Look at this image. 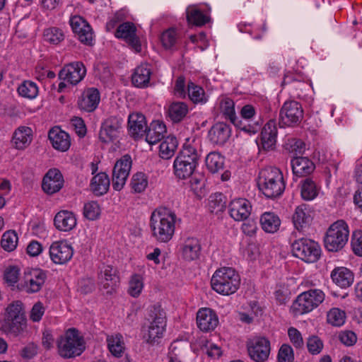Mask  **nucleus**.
I'll list each match as a JSON object with an SVG mask.
<instances>
[{
  "label": "nucleus",
  "mask_w": 362,
  "mask_h": 362,
  "mask_svg": "<svg viewBox=\"0 0 362 362\" xmlns=\"http://www.w3.org/2000/svg\"><path fill=\"white\" fill-rule=\"evenodd\" d=\"M151 69L148 64L137 66L132 75V83L138 88L146 87L150 81Z\"/></svg>",
  "instance_id": "obj_36"
},
{
  "label": "nucleus",
  "mask_w": 362,
  "mask_h": 362,
  "mask_svg": "<svg viewBox=\"0 0 362 362\" xmlns=\"http://www.w3.org/2000/svg\"><path fill=\"white\" fill-rule=\"evenodd\" d=\"M19 274V268L17 266L10 265L6 268L4 273V277L8 284L13 285L18 281Z\"/></svg>",
  "instance_id": "obj_59"
},
{
  "label": "nucleus",
  "mask_w": 362,
  "mask_h": 362,
  "mask_svg": "<svg viewBox=\"0 0 362 362\" xmlns=\"http://www.w3.org/2000/svg\"><path fill=\"white\" fill-rule=\"evenodd\" d=\"M106 340L110 352L115 357H121L125 349L122 335L121 334L107 335Z\"/></svg>",
  "instance_id": "obj_40"
},
{
  "label": "nucleus",
  "mask_w": 362,
  "mask_h": 362,
  "mask_svg": "<svg viewBox=\"0 0 362 362\" xmlns=\"http://www.w3.org/2000/svg\"><path fill=\"white\" fill-rule=\"evenodd\" d=\"M18 243V236L15 231L5 232L1 238V245L4 250L11 252L16 249Z\"/></svg>",
  "instance_id": "obj_50"
},
{
  "label": "nucleus",
  "mask_w": 362,
  "mask_h": 362,
  "mask_svg": "<svg viewBox=\"0 0 362 362\" xmlns=\"http://www.w3.org/2000/svg\"><path fill=\"white\" fill-rule=\"evenodd\" d=\"M165 133V124L160 121H153L146 128V141L151 145L155 144L163 139Z\"/></svg>",
  "instance_id": "obj_34"
},
{
  "label": "nucleus",
  "mask_w": 362,
  "mask_h": 362,
  "mask_svg": "<svg viewBox=\"0 0 362 362\" xmlns=\"http://www.w3.org/2000/svg\"><path fill=\"white\" fill-rule=\"evenodd\" d=\"M115 37L123 39L136 52L141 51V43L136 36V28L134 23L125 22L120 24L116 30Z\"/></svg>",
  "instance_id": "obj_18"
},
{
  "label": "nucleus",
  "mask_w": 362,
  "mask_h": 362,
  "mask_svg": "<svg viewBox=\"0 0 362 362\" xmlns=\"http://www.w3.org/2000/svg\"><path fill=\"white\" fill-rule=\"evenodd\" d=\"M209 209L211 213L223 211L226 208V197L222 193H214L209 198Z\"/></svg>",
  "instance_id": "obj_44"
},
{
  "label": "nucleus",
  "mask_w": 362,
  "mask_h": 362,
  "mask_svg": "<svg viewBox=\"0 0 362 362\" xmlns=\"http://www.w3.org/2000/svg\"><path fill=\"white\" fill-rule=\"evenodd\" d=\"M303 119V110L301 105L295 100L286 101L279 112L280 127H295Z\"/></svg>",
  "instance_id": "obj_9"
},
{
  "label": "nucleus",
  "mask_w": 362,
  "mask_h": 362,
  "mask_svg": "<svg viewBox=\"0 0 362 362\" xmlns=\"http://www.w3.org/2000/svg\"><path fill=\"white\" fill-rule=\"evenodd\" d=\"M132 158L129 155L123 156L115 164L112 170V187L120 191L124 186L132 168Z\"/></svg>",
  "instance_id": "obj_14"
},
{
  "label": "nucleus",
  "mask_w": 362,
  "mask_h": 362,
  "mask_svg": "<svg viewBox=\"0 0 362 362\" xmlns=\"http://www.w3.org/2000/svg\"><path fill=\"white\" fill-rule=\"evenodd\" d=\"M177 140L174 137L168 136L159 146L160 156L163 159L170 158L177 148Z\"/></svg>",
  "instance_id": "obj_43"
},
{
  "label": "nucleus",
  "mask_w": 362,
  "mask_h": 362,
  "mask_svg": "<svg viewBox=\"0 0 362 362\" xmlns=\"http://www.w3.org/2000/svg\"><path fill=\"white\" fill-rule=\"evenodd\" d=\"M49 255L53 263L64 264L72 258L74 249L66 240L55 241L49 246Z\"/></svg>",
  "instance_id": "obj_15"
},
{
  "label": "nucleus",
  "mask_w": 362,
  "mask_h": 362,
  "mask_svg": "<svg viewBox=\"0 0 362 362\" xmlns=\"http://www.w3.org/2000/svg\"><path fill=\"white\" fill-rule=\"evenodd\" d=\"M99 279L102 286L104 289L107 290V293H112L119 283V278L117 274V270L110 265L103 267L99 275Z\"/></svg>",
  "instance_id": "obj_22"
},
{
  "label": "nucleus",
  "mask_w": 362,
  "mask_h": 362,
  "mask_svg": "<svg viewBox=\"0 0 362 362\" xmlns=\"http://www.w3.org/2000/svg\"><path fill=\"white\" fill-rule=\"evenodd\" d=\"M64 177L61 172L56 168L48 170L43 177L42 187L49 194L59 192L64 185Z\"/></svg>",
  "instance_id": "obj_19"
},
{
  "label": "nucleus",
  "mask_w": 362,
  "mask_h": 362,
  "mask_svg": "<svg viewBox=\"0 0 362 362\" xmlns=\"http://www.w3.org/2000/svg\"><path fill=\"white\" fill-rule=\"evenodd\" d=\"M311 221V215L309 208L302 204L296 207L293 215V223L298 230L306 227Z\"/></svg>",
  "instance_id": "obj_35"
},
{
  "label": "nucleus",
  "mask_w": 362,
  "mask_h": 362,
  "mask_svg": "<svg viewBox=\"0 0 362 362\" xmlns=\"http://www.w3.org/2000/svg\"><path fill=\"white\" fill-rule=\"evenodd\" d=\"M294 175L300 177L310 175L315 170V165L307 157L295 156L291 161Z\"/></svg>",
  "instance_id": "obj_32"
},
{
  "label": "nucleus",
  "mask_w": 362,
  "mask_h": 362,
  "mask_svg": "<svg viewBox=\"0 0 362 362\" xmlns=\"http://www.w3.org/2000/svg\"><path fill=\"white\" fill-rule=\"evenodd\" d=\"M45 40L57 45L64 39L62 30L57 28H50L44 31Z\"/></svg>",
  "instance_id": "obj_52"
},
{
  "label": "nucleus",
  "mask_w": 362,
  "mask_h": 362,
  "mask_svg": "<svg viewBox=\"0 0 362 362\" xmlns=\"http://www.w3.org/2000/svg\"><path fill=\"white\" fill-rule=\"evenodd\" d=\"M20 95L30 99L35 98L38 93V88L35 83L30 81L23 82L18 88Z\"/></svg>",
  "instance_id": "obj_47"
},
{
  "label": "nucleus",
  "mask_w": 362,
  "mask_h": 362,
  "mask_svg": "<svg viewBox=\"0 0 362 362\" xmlns=\"http://www.w3.org/2000/svg\"><path fill=\"white\" fill-rule=\"evenodd\" d=\"M325 295L320 289H310L298 296L292 308L296 315L309 313L318 307L325 300Z\"/></svg>",
  "instance_id": "obj_7"
},
{
  "label": "nucleus",
  "mask_w": 362,
  "mask_h": 362,
  "mask_svg": "<svg viewBox=\"0 0 362 362\" xmlns=\"http://www.w3.org/2000/svg\"><path fill=\"white\" fill-rule=\"evenodd\" d=\"M100 98V93L98 89L95 88H88L78 100V107L86 112H93L98 107Z\"/></svg>",
  "instance_id": "obj_26"
},
{
  "label": "nucleus",
  "mask_w": 362,
  "mask_h": 362,
  "mask_svg": "<svg viewBox=\"0 0 362 362\" xmlns=\"http://www.w3.org/2000/svg\"><path fill=\"white\" fill-rule=\"evenodd\" d=\"M334 284L342 288L349 287L354 282L353 272L346 267H339L334 268L330 274Z\"/></svg>",
  "instance_id": "obj_30"
},
{
  "label": "nucleus",
  "mask_w": 362,
  "mask_h": 362,
  "mask_svg": "<svg viewBox=\"0 0 362 362\" xmlns=\"http://www.w3.org/2000/svg\"><path fill=\"white\" fill-rule=\"evenodd\" d=\"M199 158V155L194 146L191 144L185 145L174 160L175 176L180 179H186L192 176L195 171Z\"/></svg>",
  "instance_id": "obj_4"
},
{
  "label": "nucleus",
  "mask_w": 362,
  "mask_h": 362,
  "mask_svg": "<svg viewBox=\"0 0 362 362\" xmlns=\"http://www.w3.org/2000/svg\"><path fill=\"white\" fill-rule=\"evenodd\" d=\"M47 279L46 273L40 269H32L24 274L22 288L28 293H37L41 290Z\"/></svg>",
  "instance_id": "obj_16"
},
{
  "label": "nucleus",
  "mask_w": 362,
  "mask_h": 362,
  "mask_svg": "<svg viewBox=\"0 0 362 362\" xmlns=\"http://www.w3.org/2000/svg\"><path fill=\"white\" fill-rule=\"evenodd\" d=\"M86 22L85 19L78 16H75L70 19L71 28L76 35L82 32Z\"/></svg>",
  "instance_id": "obj_64"
},
{
  "label": "nucleus",
  "mask_w": 362,
  "mask_h": 362,
  "mask_svg": "<svg viewBox=\"0 0 362 362\" xmlns=\"http://www.w3.org/2000/svg\"><path fill=\"white\" fill-rule=\"evenodd\" d=\"M260 223L265 232L274 233L279 230L281 220L274 213L265 212L261 216Z\"/></svg>",
  "instance_id": "obj_39"
},
{
  "label": "nucleus",
  "mask_w": 362,
  "mask_h": 362,
  "mask_svg": "<svg viewBox=\"0 0 362 362\" xmlns=\"http://www.w3.org/2000/svg\"><path fill=\"white\" fill-rule=\"evenodd\" d=\"M54 223L59 230L68 232L76 227V218L71 211H60L55 215Z\"/></svg>",
  "instance_id": "obj_29"
},
{
  "label": "nucleus",
  "mask_w": 362,
  "mask_h": 362,
  "mask_svg": "<svg viewBox=\"0 0 362 362\" xmlns=\"http://www.w3.org/2000/svg\"><path fill=\"white\" fill-rule=\"evenodd\" d=\"M349 228L346 221L337 220L332 223L324 237L325 247L329 252L341 250L348 242Z\"/></svg>",
  "instance_id": "obj_5"
},
{
  "label": "nucleus",
  "mask_w": 362,
  "mask_h": 362,
  "mask_svg": "<svg viewBox=\"0 0 362 362\" xmlns=\"http://www.w3.org/2000/svg\"><path fill=\"white\" fill-rule=\"evenodd\" d=\"M6 322L11 329V332L18 334L25 327L26 320L20 301L15 302L6 308Z\"/></svg>",
  "instance_id": "obj_13"
},
{
  "label": "nucleus",
  "mask_w": 362,
  "mask_h": 362,
  "mask_svg": "<svg viewBox=\"0 0 362 362\" xmlns=\"http://www.w3.org/2000/svg\"><path fill=\"white\" fill-rule=\"evenodd\" d=\"M212 288L218 293L229 296L237 291L240 284L238 274L231 267L217 269L211 280Z\"/></svg>",
  "instance_id": "obj_3"
},
{
  "label": "nucleus",
  "mask_w": 362,
  "mask_h": 362,
  "mask_svg": "<svg viewBox=\"0 0 362 362\" xmlns=\"http://www.w3.org/2000/svg\"><path fill=\"white\" fill-rule=\"evenodd\" d=\"M144 288L142 277L139 274H134L131 277L129 283L128 293L132 297H137L141 293Z\"/></svg>",
  "instance_id": "obj_51"
},
{
  "label": "nucleus",
  "mask_w": 362,
  "mask_h": 362,
  "mask_svg": "<svg viewBox=\"0 0 362 362\" xmlns=\"http://www.w3.org/2000/svg\"><path fill=\"white\" fill-rule=\"evenodd\" d=\"M277 129L274 120L269 121L261 132V146L266 151L273 149L276 144Z\"/></svg>",
  "instance_id": "obj_27"
},
{
  "label": "nucleus",
  "mask_w": 362,
  "mask_h": 362,
  "mask_svg": "<svg viewBox=\"0 0 362 362\" xmlns=\"http://www.w3.org/2000/svg\"><path fill=\"white\" fill-rule=\"evenodd\" d=\"M163 46L165 49L172 48L177 41V32L174 28H169L164 31L160 37Z\"/></svg>",
  "instance_id": "obj_55"
},
{
  "label": "nucleus",
  "mask_w": 362,
  "mask_h": 362,
  "mask_svg": "<svg viewBox=\"0 0 362 362\" xmlns=\"http://www.w3.org/2000/svg\"><path fill=\"white\" fill-rule=\"evenodd\" d=\"M186 14L188 23L196 26H202L210 21V17L195 6H189Z\"/></svg>",
  "instance_id": "obj_41"
},
{
  "label": "nucleus",
  "mask_w": 362,
  "mask_h": 362,
  "mask_svg": "<svg viewBox=\"0 0 362 362\" xmlns=\"http://www.w3.org/2000/svg\"><path fill=\"white\" fill-rule=\"evenodd\" d=\"M293 255L308 263L317 262L321 255L319 244L310 239L300 238L292 243Z\"/></svg>",
  "instance_id": "obj_8"
},
{
  "label": "nucleus",
  "mask_w": 362,
  "mask_h": 362,
  "mask_svg": "<svg viewBox=\"0 0 362 362\" xmlns=\"http://www.w3.org/2000/svg\"><path fill=\"white\" fill-rule=\"evenodd\" d=\"M345 312L337 308L330 309L327 314V322L335 327L343 325L345 322Z\"/></svg>",
  "instance_id": "obj_46"
},
{
  "label": "nucleus",
  "mask_w": 362,
  "mask_h": 362,
  "mask_svg": "<svg viewBox=\"0 0 362 362\" xmlns=\"http://www.w3.org/2000/svg\"><path fill=\"white\" fill-rule=\"evenodd\" d=\"M201 250V245L197 238H187L181 247L182 256L187 261H193L199 257Z\"/></svg>",
  "instance_id": "obj_31"
},
{
  "label": "nucleus",
  "mask_w": 362,
  "mask_h": 362,
  "mask_svg": "<svg viewBox=\"0 0 362 362\" xmlns=\"http://www.w3.org/2000/svg\"><path fill=\"white\" fill-rule=\"evenodd\" d=\"M152 320L148 326V333L145 335L149 344H153L157 339L162 337L165 327V317L161 313L151 315Z\"/></svg>",
  "instance_id": "obj_21"
},
{
  "label": "nucleus",
  "mask_w": 362,
  "mask_h": 362,
  "mask_svg": "<svg viewBox=\"0 0 362 362\" xmlns=\"http://www.w3.org/2000/svg\"><path fill=\"white\" fill-rule=\"evenodd\" d=\"M86 69L81 62L70 63L64 66L59 73V78L71 85H76L86 76Z\"/></svg>",
  "instance_id": "obj_17"
},
{
  "label": "nucleus",
  "mask_w": 362,
  "mask_h": 362,
  "mask_svg": "<svg viewBox=\"0 0 362 362\" xmlns=\"http://www.w3.org/2000/svg\"><path fill=\"white\" fill-rule=\"evenodd\" d=\"M175 213L165 207L155 209L150 218L149 227L152 237L159 243H168L173 237L177 222Z\"/></svg>",
  "instance_id": "obj_1"
},
{
  "label": "nucleus",
  "mask_w": 362,
  "mask_h": 362,
  "mask_svg": "<svg viewBox=\"0 0 362 362\" xmlns=\"http://www.w3.org/2000/svg\"><path fill=\"white\" fill-rule=\"evenodd\" d=\"M247 349L251 359L255 362H264L270 354L271 344L267 338L255 337L247 341Z\"/></svg>",
  "instance_id": "obj_11"
},
{
  "label": "nucleus",
  "mask_w": 362,
  "mask_h": 362,
  "mask_svg": "<svg viewBox=\"0 0 362 362\" xmlns=\"http://www.w3.org/2000/svg\"><path fill=\"white\" fill-rule=\"evenodd\" d=\"M189 112L188 105L183 102H173L168 108V116L173 123L181 122Z\"/></svg>",
  "instance_id": "obj_38"
},
{
  "label": "nucleus",
  "mask_w": 362,
  "mask_h": 362,
  "mask_svg": "<svg viewBox=\"0 0 362 362\" xmlns=\"http://www.w3.org/2000/svg\"><path fill=\"white\" fill-rule=\"evenodd\" d=\"M100 207L97 202H90L84 205L83 214L89 220H95L100 215Z\"/></svg>",
  "instance_id": "obj_58"
},
{
  "label": "nucleus",
  "mask_w": 362,
  "mask_h": 362,
  "mask_svg": "<svg viewBox=\"0 0 362 362\" xmlns=\"http://www.w3.org/2000/svg\"><path fill=\"white\" fill-rule=\"evenodd\" d=\"M205 163L211 173H216L223 169L224 157L218 152H211L207 155Z\"/></svg>",
  "instance_id": "obj_42"
},
{
  "label": "nucleus",
  "mask_w": 362,
  "mask_h": 362,
  "mask_svg": "<svg viewBox=\"0 0 362 362\" xmlns=\"http://www.w3.org/2000/svg\"><path fill=\"white\" fill-rule=\"evenodd\" d=\"M278 362H293L294 354L292 347L288 344H283L280 347L277 356Z\"/></svg>",
  "instance_id": "obj_57"
},
{
  "label": "nucleus",
  "mask_w": 362,
  "mask_h": 362,
  "mask_svg": "<svg viewBox=\"0 0 362 362\" xmlns=\"http://www.w3.org/2000/svg\"><path fill=\"white\" fill-rule=\"evenodd\" d=\"M221 110L226 119H228L235 127L250 134L257 133L262 127V122H255L254 124H245L239 120L235 115V103L230 98H225L221 102Z\"/></svg>",
  "instance_id": "obj_10"
},
{
  "label": "nucleus",
  "mask_w": 362,
  "mask_h": 362,
  "mask_svg": "<svg viewBox=\"0 0 362 362\" xmlns=\"http://www.w3.org/2000/svg\"><path fill=\"white\" fill-rule=\"evenodd\" d=\"M52 147L61 152L66 151L71 146L69 135L59 127L51 129L48 134Z\"/></svg>",
  "instance_id": "obj_25"
},
{
  "label": "nucleus",
  "mask_w": 362,
  "mask_h": 362,
  "mask_svg": "<svg viewBox=\"0 0 362 362\" xmlns=\"http://www.w3.org/2000/svg\"><path fill=\"white\" fill-rule=\"evenodd\" d=\"M288 335L292 344L296 349H302L304 346L303 339L301 333L295 327H290L288 329Z\"/></svg>",
  "instance_id": "obj_60"
},
{
  "label": "nucleus",
  "mask_w": 362,
  "mask_h": 362,
  "mask_svg": "<svg viewBox=\"0 0 362 362\" xmlns=\"http://www.w3.org/2000/svg\"><path fill=\"white\" fill-rule=\"evenodd\" d=\"M218 323V317L210 308H202L197 314V324L203 332H209L216 328Z\"/></svg>",
  "instance_id": "obj_23"
},
{
  "label": "nucleus",
  "mask_w": 362,
  "mask_h": 362,
  "mask_svg": "<svg viewBox=\"0 0 362 362\" xmlns=\"http://www.w3.org/2000/svg\"><path fill=\"white\" fill-rule=\"evenodd\" d=\"M318 194L317 188L310 178H305L302 182L301 197L305 200H313Z\"/></svg>",
  "instance_id": "obj_45"
},
{
  "label": "nucleus",
  "mask_w": 362,
  "mask_h": 362,
  "mask_svg": "<svg viewBox=\"0 0 362 362\" xmlns=\"http://www.w3.org/2000/svg\"><path fill=\"white\" fill-rule=\"evenodd\" d=\"M131 185L135 192L140 193L144 191L148 185V180L145 174L137 173L134 175L132 178Z\"/></svg>",
  "instance_id": "obj_53"
},
{
  "label": "nucleus",
  "mask_w": 362,
  "mask_h": 362,
  "mask_svg": "<svg viewBox=\"0 0 362 362\" xmlns=\"http://www.w3.org/2000/svg\"><path fill=\"white\" fill-rule=\"evenodd\" d=\"M32 129L28 127H20L13 133L12 143L18 150H24L33 140Z\"/></svg>",
  "instance_id": "obj_33"
},
{
  "label": "nucleus",
  "mask_w": 362,
  "mask_h": 362,
  "mask_svg": "<svg viewBox=\"0 0 362 362\" xmlns=\"http://www.w3.org/2000/svg\"><path fill=\"white\" fill-rule=\"evenodd\" d=\"M59 355L63 358H73L85 350L83 339L75 328L69 329L57 341Z\"/></svg>",
  "instance_id": "obj_6"
},
{
  "label": "nucleus",
  "mask_w": 362,
  "mask_h": 362,
  "mask_svg": "<svg viewBox=\"0 0 362 362\" xmlns=\"http://www.w3.org/2000/svg\"><path fill=\"white\" fill-rule=\"evenodd\" d=\"M306 346L310 354L317 355L322 351L324 344L320 337L316 335H312L308 338Z\"/></svg>",
  "instance_id": "obj_54"
},
{
  "label": "nucleus",
  "mask_w": 362,
  "mask_h": 362,
  "mask_svg": "<svg viewBox=\"0 0 362 362\" xmlns=\"http://www.w3.org/2000/svg\"><path fill=\"white\" fill-rule=\"evenodd\" d=\"M351 245L354 253L357 256L362 257V230H358L353 232Z\"/></svg>",
  "instance_id": "obj_56"
},
{
  "label": "nucleus",
  "mask_w": 362,
  "mask_h": 362,
  "mask_svg": "<svg viewBox=\"0 0 362 362\" xmlns=\"http://www.w3.org/2000/svg\"><path fill=\"white\" fill-rule=\"evenodd\" d=\"M187 90L189 98L194 103H205L207 100L204 89L192 82L188 83Z\"/></svg>",
  "instance_id": "obj_49"
},
{
  "label": "nucleus",
  "mask_w": 362,
  "mask_h": 362,
  "mask_svg": "<svg viewBox=\"0 0 362 362\" xmlns=\"http://www.w3.org/2000/svg\"><path fill=\"white\" fill-rule=\"evenodd\" d=\"M340 341L347 346H353L357 341L356 334L350 330L342 331L339 334Z\"/></svg>",
  "instance_id": "obj_62"
},
{
  "label": "nucleus",
  "mask_w": 362,
  "mask_h": 362,
  "mask_svg": "<svg viewBox=\"0 0 362 362\" xmlns=\"http://www.w3.org/2000/svg\"><path fill=\"white\" fill-rule=\"evenodd\" d=\"M257 185L266 197L274 199L279 197L285 189L281 171L272 166L262 169L259 173Z\"/></svg>",
  "instance_id": "obj_2"
},
{
  "label": "nucleus",
  "mask_w": 362,
  "mask_h": 362,
  "mask_svg": "<svg viewBox=\"0 0 362 362\" xmlns=\"http://www.w3.org/2000/svg\"><path fill=\"white\" fill-rule=\"evenodd\" d=\"M123 119L118 117H110L100 126L99 139L109 144L117 139L122 129Z\"/></svg>",
  "instance_id": "obj_12"
},
{
  "label": "nucleus",
  "mask_w": 362,
  "mask_h": 362,
  "mask_svg": "<svg viewBox=\"0 0 362 362\" xmlns=\"http://www.w3.org/2000/svg\"><path fill=\"white\" fill-rule=\"evenodd\" d=\"M78 38L82 43L91 45L93 40V31L90 25L86 22L84 28L82 29V32L78 33Z\"/></svg>",
  "instance_id": "obj_61"
},
{
  "label": "nucleus",
  "mask_w": 362,
  "mask_h": 362,
  "mask_svg": "<svg viewBox=\"0 0 362 362\" xmlns=\"http://www.w3.org/2000/svg\"><path fill=\"white\" fill-rule=\"evenodd\" d=\"M110 187V179L105 173H100L95 175L90 182V189L97 196H101L105 194Z\"/></svg>",
  "instance_id": "obj_37"
},
{
  "label": "nucleus",
  "mask_w": 362,
  "mask_h": 362,
  "mask_svg": "<svg viewBox=\"0 0 362 362\" xmlns=\"http://www.w3.org/2000/svg\"><path fill=\"white\" fill-rule=\"evenodd\" d=\"M284 148L288 152L293 153L296 156L303 154L305 150V143L298 139H288L284 144Z\"/></svg>",
  "instance_id": "obj_48"
},
{
  "label": "nucleus",
  "mask_w": 362,
  "mask_h": 362,
  "mask_svg": "<svg viewBox=\"0 0 362 362\" xmlns=\"http://www.w3.org/2000/svg\"><path fill=\"white\" fill-rule=\"evenodd\" d=\"M230 136V128L223 122L215 124L209 132L210 141L217 145H223L228 140Z\"/></svg>",
  "instance_id": "obj_28"
},
{
  "label": "nucleus",
  "mask_w": 362,
  "mask_h": 362,
  "mask_svg": "<svg viewBox=\"0 0 362 362\" xmlns=\"http://www.w3.org/2000/svg\"><path fill=\"white\" fill-rule=\"evenodd\" d=\"M146 117L139 112H133L128 117V130L135 139L142 137L146 131Z\"/></svg>",
  "instance_id": "obj_24"
},
{
  "label": "nucleus",
  "mask_w": 362,
  "mask_h": 362,
  "mask_svg": "<svg viewBox=\"0 0 362 362\" xmlns=\"http://www.w3.org/2000/svg\"><path fill=\"white\" fill-rule=\"evenodd\" d=\"M229 214L236 221L246 220L250 215L252 206L246 199H235L229 204Z\"/></svg>",
  "instance_id": "obj_20"
},
{
  "label": "nucleus",
  "mask_w": 362,
  "mask_h": 362,
  "mask_svg": "<svg viewBox=\"0 0 362 362\" xmlns=\"http://www.w3.org/2000/svg\"><path fill=\"white\" fill-rule=\"evenodd\" d=\"M44 313L45 308L42 303L37 302L33 305L30 311V317L33 322H39Z\"/></svg>",
  "instance_id": "obj_63"
}]
</instances>
